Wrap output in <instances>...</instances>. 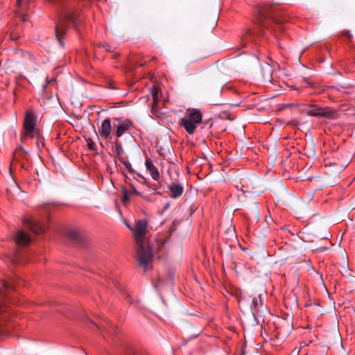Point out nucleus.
<instances>
[{
	"label": "nucleus",
	"instance_id": "f257e3e1",
	"mask_svg": "<svg viewBox=\"0 0 355 355\" xmlns=\"http://www.w3.org/2000/svg\"><path fill=\"white\" fill-rule=\"evenodd\" d=\"M256 21L258 29L249 28L241 36L242 47L246 46L247 41L254 42L255 37L263 36L266 30L277 37L279 32L286 29L285 24L288 21V17L275 5L265 3L257 6Z\"/></svg>",
	"mask_w": 355,
	"mask_h": 355
},
{
	"label": "nucleus",
	"instance_id": "f03ea898",
	"mask_svg": "<svg viewBox=\"0 0 355 355\" xmlns=\"http://www.w3.org/2000/svg\"><path fill=\"white\" fill-rule=\"evenodd\" d=\"M58 10V19L55 26V35L61 48L64 47V40L67 30L73 25L80 31V25L83 23V15L79 9L75 8V0H49Z\"/></svg>",
	"mask_w": 355,
	"mask_h": 355
},
{
	"label": "nucleus",
	"instance_id": "7ed1b4c3",
	"mask_svg": "<svg viewBox=\"0 0 355 355\" xmlns=\"http://www.w3.org/2000/svg\"><path fill=\"white\" fill-rule=\"evenodd\" d=\"M128 227L132 231L137 245V261L139 265L144 267L145 270L150 269V264L153 258V249L149 243L144 239L146 234L147 222L145 220H138L134 229H132L130 225H128Z\"/></svg>",
	"mask_w": 355,
	"mask_h": 355
},
{
	"label": "nucleus",
	"instance_id": "20e7f679",
	"mask_svg": "<svg viewBox=\"0 0 355 355\" xmlns=\"http://www.w3.org/2000/svg\"><path fill=\"white\" fill-rule=\"evenodd\" d=\"M17 287V283L14 279H0V318L3 320H7L10 316V304L11 300L10 295Z\"/></svg>",
	"mask_w": 355,
	"mask_h": 355
},
{
	"label": "nucleus",
	"instance_id": "39448f33",
	"mask_svg": "<svg viewBox=\"0 0 355 355\" xmlns=\"http://www.w3.org/2000/svg\"><path fill=\"white\" fill-rule=\"evenodd\" d=\"M202 122V113L198 109H188L187 116L180 121V124L183 127L185 131L193 135L197 128V125Z\"/></svg>",
	"mask_w": 355,
	"mask_h": 355
},
{
	"label": "nucleus",
	"instance_id": "423d86ee",
	"mask_svg": "<svg viewBox=\"0 0 355 355\" xmlns=\"http://www.w3.org/2000/svg\"><path fill=\"white\" fill-rule=\"evenodd\" d=\"M36 116L32 111H27L24 121V136L28 137H38L40 132L35 128Z\"/></svg>",
	"mask_w": 355,
	"mask_h": 355
},
{
	"label": "nucleus",
	"instance_id": "0eeeda50",
	"mask_svg": "<svg viewBox=\"0 0 355 355\" xmlns=\"http://www.w3.org/2000/svg\"><path fill=\"white\" fill-rule=\"evenodd\" d=\"M133 127V122L130 119L123 120L122 118H114L113 135L116 139L125 132H129Z\"/></svg>",
	"mask_w": 355,
	"mask_h": 355
},
{
	"label": "nucleus",
	"instance_id": "6e6552de",
	"mask_svg": "<svg viewBox=\"0 0 355 355\" xmlns=\"http://www.w3.org/2000/svg\"><path fill=\"white\" fill-rule=\"evenodd\" d=\"M24 223L35 234H40L45 231L44 225L35 218H27L24 220Z\"/></svg>",
	"mask_w": 355,
	"mask_h": 355
},
{
	"label": "nucleus",
	"instance_id": "1a4fd4ad",
	"mask_svg": "<svg viewBox=\"0 0 355 355\" xmlns=\"http://www.w3.org/2000/svg\"><path fill=\"white\" fill-rule=\"evenodd\" d=\"M263 305V302L261 295L253 297L250 309L254 317L261 315Z\"/></svg>",
	"mask_w": 355,
	"mask_h": 355
},
{
	"label": "nucleus",
	"instance_id": "9d476101",
	"mask_svg": "<svg viewBox=\"0 0 355 355\" xmlns=\"http://www.w3.org/2000/svg\"><path fill=\"white\" fill-rule=\"evenodd\" d=\"M112 125L111 120L109 118L105 119L103 121L101 127L99 128V135L101 137L105 139H110L112 138Z\"/></svg>",
	"mask_w": 355,
	"mask_h": 355
},
{
	"label": "nucleus",
	"instance_id": "9b49d317",
	"mask_svg": "<svg viewBox=\"0 0 355 355\" xmlns=\"http://www.w3.org/2000/svg\"><path fill=\"white\" fill-rule=\"evenodd\" d=\"M66 236L76 245H83L85 244V237L77 230H69L66 233Z\"/></svg>",
	"mask_w": 355,
	"mask_h": 355
},
{
	"label": "nucleus",
	"instance_id": "f8f14e48",
	"mask_svg": "<svg viewBox=\"0 0 355 355\" xmlns=\"http://www.w3.org/2000/svg\"><path fill=\"white\" fill-rule=\"evenodd\" d=\"M14 240L17 245L21 246L28 245L31 241L30 235L22 230L17 232L15 236Z\"/></svg>",
	"mask_w": 355,
	"mask_h": 355
},
{
	"label": "nucleus",
	"instance_id": "ddd939ff",
	"mask_svg": "<svg viewBox=\"0 0 355 355\" xmlns=\"http://www.w3.org/2000/svg\"><path fill=\"white\" fill-rule=\"evenodd\" d=\"M168 189L170 191L169 196L174 199L180 197L184 192L183 186L178 182H172L168 184Z\"/></svg>",
	"mask_w": 355,
	"mask_h": 355
},
{
	"label": "nucleus",
	"instance_id": "4468645a",
	"mask_svg": "<svg viewBox=\"0 0 355 355\" xmlns=\"http://www.w3.org/2000/svg\"><path fill=\"white\" fill-rule=\"evenodd\" d=\"M8 259L12 264L24 263L26 261L19 249H15L13 252L8 256Z\"/></svg>",
	"mask_w": 355,
	"mask_h": 355
},
{
	"label": "nucleus",
	"instance_id": "2eb2a0df",
	"mask_svg": "<svg viewBox=\"0 0 355 355\" xmlns=\"http://www.w3.org/2000/svg\"><path fill=\"white\" fill-rule=\"evenodd\" d=\"M146 166L147 170L150 172L152 178L154 180H157L159 178V171L150 158L146 159Z\"/></svg>",
	"mask_w": 355,
	"mask_h": 355
},
{
	"label": "nucleus",
	"instance_id": "dca6fc26",
	"mask_svg": "<svg viewBox=\"0 0 355 355\" xmlns=\"http://www.w3.org/2000/svg\"><path fill=\"white\" fill-rule=\"evenodd\" d=\"M160 89L157 86H153L150 89V94L153 99L152 110H155L157 103L159 102Z\"/></svg>",
	"mask_w": 355,
	"mask_h": 355
},
{
	"label": "nucleus",
	"instance_id": "f3484780",
	"mask_svg": "<svg viewBox=\"0 0 355 355\" xmlns=\"http://www.w3.org/2000/svg\"><path fill=\"white\" fill-rule=\"evenodd\" d=\"M338 114L336 111L330 107H322L320 117H324L328 119H335L338 118Z\"/></svg>",
	"mask_w": 355,
	"mask_h": 355
},
{
	"label": "nucleus",
	"instance_id": "a211bd4d",
	"mask_svg": "<svg viewBox=\"0 0 355 355\" xmlns=\"http://www.w3.org/2000/svg\"><path fill=\"white\" fill-rule=\"evenodd\" d=\"M309 107L311 109L307 111V114L312 116H321L322 107L315 104L308 105Z\"/></svg>",
	"mask_w": 355,
	"mask_h": 355
},
{
	"label": "nucleus",
	"instance_id": "6ab92c4d",
	"mask_svg": "<svg viewBox=\"0 0 355 355\" xmlns=\"http://www.w3.org/2000/svg\"><path fill=\"white\" fill-rule=\"evenodd\" d=\"M114 153L119 156L123 153V149L121 144L117 140L114 143V146L113 147Z\"/></svg>",
	"mask_w": 355,
	"mask_h": 355
},
{
	"label": "nucleus",
	"instance_id": "aec40b11",
	"mask_svg": "<svg viewBox=\"0 0 355 355\" xmlns=\"http://www.w3.org/2000/svg\"><path fill=\"white\" fill-rule=\"evenodd\" d=\"M126 300L130 304L135 306V307H138L139 304V301L138 300L134 299L132 296L128 295L126 297Z\"/></svg>",
	"mask_w": 355,
	"mask_h": 355
},
{
	"label": "nucleus",
	"instance_id": "412c9836",
	"mask_svg": "<svg viewBox=\"0 0 355 355\" xmlns=\"http://www.w3.org/2000/svg\"><path fill=\"white\" fill-rule=\"evenodd\" d=\"M144 184H146L149 189H153L154 191H157L161 187V185L159 182L156 184H150L145 181Z\"/></svg>",
	"mask_w": 355,
	"mask_h": 355
},
{
	"label": "nucleus",
	"instance_id": "4be33fe9",
	"mask_svg": "<svg viewBox=\"0 0 355 355\" xmlns=\"http://www.w3.org/2000/svg\"><path fill=\"white\" fill-rule=\"evenodd\" d=\"M106 323L107 324V327L105 325H103V329L105 331H111L115 329L116 327L110 320H107Z\"/></svg>",
	"mask_w": 355,
	"mask_h": 355
},
{
	"label": "nucleus",
	"instance_id": "5701e85b",
	"mask_svg": "<svg viewBox=\"0 0 355 355\" xmlns=\"http://www.w3.org/2000/svg\"><path fill=\"white\" fill-rule=\"evenodd\" d=\"M340 35L343 37H346L347 39V42H350L352 38V35L350 33L349 31L344 30L340 33Z\"/></svg>",
	"mask_w": 355,
	"mask_h": 355
},
{
	"label": "nucleus",
	"instance_id": "b1692460",
	"mask_svg": "<svg viewBox=\"0 0 355 355\" xmlns=\"http://www.w3.org/2000/svg\"><path fill=\"white\" fill-rule=\"evenodd\" d=\"M267 69H268V73L267 74H264L263 75V78L266 80H268V81H271L272 80V69L270 67V66L268 65L267 66Z\"/></svg>",
	"mask_w": 355,
	"mask_h": 355
},
{
	"label": "nucleus",
	"instance_id": "393cba45",
	"mask_svg": "<svg viewBox=\"0 0 355 355\" xmlns=\"http://www.w3.org/2000/svg\"><path fill=\"white\" fill-rule=\"evenodd\" d=\"M123 193V202L125 203L126 202L129 201V192L125 189H123L122 191Z\"/></svg>",
	"mask_w": 355,
	"mask_h": 355
},
{
	"label": "nucleus",
	"instance_id": "a878e982",
	"mask_svg": "<svg viewBox=\"0 0 355 355\" xmlns=\"http://www.w3.org/2000/svg\"><path fill=\"white\" fill-rule=\"evenodd\" d=\"M130 187L132 189V193H135V195L139 196H141V193L137 191V190L135 189V187L132 184L130 185Z\"/></svg>",
	"mask_w": 355,
	"mask_h": 355
},
{
	"label": "nucleus",
	"instance_id": "bb28decb",
	"mask_svg": "<svg viewBox=\"0 0 355 355\" xmlns=\"http://www.w3.org/2000/svg\"><path fill=\"white\" fill-rule=\"evenodd\" d=\"M128 355H138L136 350L134 349H130L128 352Z\"/></svg>",
	"mask_w": 355,
	"mask_h": 355
},
{
	"label": "nucleus",
	"instance_id": "cd10ccee",
	"mask_svg": "<svg viewBox=\"0 0 355 355\" xmlns=\"http://www.w3.org/2000/svg\"><path fill=\"white\" fill-rule=\"evenodd\" d=\"M94 143L91 139H89V141L87 142L88 148L89 149L92 150V149H94Z\"/></svg>",
	"mask_w": 355,
	"mask_h": 355
},
{
	"label": "nucleus",
	"instance_id": "c85d7f7f",
	"mask_svg": "<svg viewBox=\"0 0 355 355\" xmlns=\"http://www.w3.org/2000/svg\"><path fill=\"white\" fill-rule=\"evenodd\" d=\"M171 207V204L170 202H166L164 206V208H163V211L162 212V214L163 212H164L166 210H167L169 207Z\"/></svg>",
	"mask_w": 355,
	"mask_h": 355
},
{
	"label": "nucleus",
	"instance_id": "c756f323",
	"mask_svg": "<svg viewBox=\"0 0 355 355\" xmlns=\"http://www.w3.org/2000/svg\"><path fill=\"white\" fill-rule=\"evenodd\" d=\"M104 47H105V50H106L107 51H112V47H111V46H110V45H109V44H106L104 46Z\"/></svg>",
	"mask_w": 355,
	"mask_h": 355
},
{
	"label": "nucleus",
	"instance_id": "7c9ffc66",
	"mask_svg": "<svg viewBox=\"0 0 355 355\" xmlns=\"http://www.w3.org/2000/svg\"><path fill=\"white\" fill-rule=\"evenodd\" d=\"M21 17V20H22L23 21H26L27 20L28 15H23Z\"/></svg>",
	"mask_w": 355,
	"mask_h": 355
},
{
	"label": "nucleus",
	"instance_id": "2f4dec72",
	"mask_svg": "<svg viewBox=\"0 0 355 355\" xmlns=\"http://www.w3.org/2000/svg\"><path fill=\"white\" fill-rule=\"evenodd\" d=\"M124 164L127 168H129V167L131 166L128 162H125Z\"/></svg>",
	"mask_w": 355,
	"mask_h": 355
},
{
	"label": "nucleus",
	"instance_id": "473e14b6",
	"mask_svg": "<svg viewBox=\"0 0 355 355\" xmlns=\"http://www.w3.org/2000/svg\"><path fill=\"white\" fill-rule=\"evenodd\" d=\"M179 222H176V220H175L173 223V230H175V225H177V223H178Z\"/></svg>",
	"mask_w": 355,
	"mask_h": 355
},
{
	"label": "nucleus",
	"instance_id": "72a5a7b5",
	"mask_svg": "<svg viewBox=\"0 0 355 355\" xmlns=\"http://www.w3.org/2000/svg\"><path fill=\"white\" fill-rule=\"evenodd\" d=\"M179 222H176V220H175L173 223V230H175V225H177V223H178Z\"/></svg>",
	"mask_w": 355,
	"mask_h": 355
},
{
	"label": "nucleus",
	"instance_id": "f704fd0d",
	"mask_svg": "<svg viewBox=\"0 0 355 355\" xmlns=\"http://www.w3.org/2000/svg\"><path fill=\"white\" fill-rule=\"evenodd\" d=\"M201 123H203L205 125H207V124H208L209 121H202V122H201Z\"/></svg>",
	"mask_w": 355,
	"mask_h": 355
},
{
	"label": "nucleus",
	"instance_id": "c9c22d12",
	"mask_svg": "<svg viewBox=\"0 0 355 355\" xmlns=\"http://www.w3.org/2000/svg\"><path fill=\"white\" fill-rule=\"evenodd\" d=\"M156 194L160 195V192L159 191H157L154 195H156Z\"/></svg>",
	"mask_w": 355,
	"mask_h": 355
},
{
	"label": "nucleus",
	"instance_id": "e433bc0d",
	"mask_svg": "<svg viewBox=\"0 0 355 355\" xmlns=\"http://www.w3.org/2000/svg\"><path fill=\"white\" fill-rule=\"evenodd\" d=\"M21 1L22 0H17V3L19 4Z\"/></svg>",
	"mask_w": 355,
	"mask_h": 355
},
{
	"label": "nucleus",
	"instance_id": "4c0bfd02",
	"mask_svg": "<svg viewBox=\"0 0 355 355\" xmlns=\"http://www.w3.org/2000/svg\"><path fill=\"white\" fill-rule=\"evenodd\" d=\"M20 150H21L23 152L24 151L23 148H21V147L20 148Z\"/></svg>",
	"mask_w": 355,
	"mask_h": 355
}]
</instances>
